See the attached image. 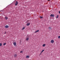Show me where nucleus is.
I'll return each mask as SVG.
<instances>
[{"label": "nucleus", "instance_id": "nucleus-9", "mask_svg": "<svg viewBox=\"0 0 60 60\" xmlns=\"http://www.w3.org/2000/svg\"><path fill=\"white\" fill-rule=\"evenodd\" d=\"M14 56L15 57H16V56H17V55L16 54H15L14 55Z\"/></svg>", "mask_w": 60, "mask_h": 60}, {"label": "nucleus", "instance_id": "nucleus-18", "mask_svg": "<svg viewBox=\"0 0 60 60\" xmlns=\"http://www.w3.org/2000/svg\"><path fill=\"white\" fill-rule=\"evenodd\" d=\"M49 29H51V28H50V26L49 27Z\"/></svg>", "mask_w": 60, "mask_h": 60}, {"label": "nucleus", "instance_id": "nucleus-3", "mask_svg": "<svg viewBox=\"0 0 60 60\" xmlns=\"http://www.w3.org/2000/svg\"><path fill=\"white\" fill-rule=\"evenodd\" d=\"M51 17H54V15L52 14L50 15Z\"/></svg>", "mask_w": 60, "mask_h": 60}, {"label": "nucleus", "instance_id": "nucleus-15", "mask_svg": "<svg viewBox=\"0 0 60 60\" xmlns=\"http://www.w3.org/2000/svg\"><path fill=\"white\" fill-rule=\"evenodd\" d=\"M6 45V43H3V45Z\"/></svg>", "mask_w": 60, "mask_h": 60}, {"label": "nucleus", "instance_id": "nucleus-2", "mask_svg": "<svg viewBox=\"0 0 60 60\" xmlns=\"http://www.w3.org/2000/svg\"><path fill=\"white\" fill-rule=\"evenodd\" d=\"M51 42L52 43H53L54 42V40H52L51 41Z\"/></svg>", "mask_w": 60, "mask_h": 60}, {"label": "nucleus", "instance_id": "nucleus-11", "mask_svg": "<svg viewBox=\"0 0 60 60\" xmlns=\"http://www.w3.org/2000/svg\"><path fill=\"white\" fill-rule=\"evenodd\" d=\"M45 46H46V44H44L43 45V47H45Z\"/></svg>", "mask_w": 60, "mask_h": 60}, {"label": "nucleus", "instance_id": "nucleus-7", "mask_svg": "<svg viewBox=\"0 0 60 60\" xmlns=\"http://www.w3.org/2000/svg\"><path fill=\"white\" fill-rule=\"evenodd\" d=\"M30 23H27V25L26 26H28L30 25Z\"/></svg>", "mask_w": 60, "mask_h": 60}, {"label": "nucleus", "instance_id": "nucleus-5", "mask_svg": "<svg viewBox=\"0 0 60 60\" xmlns=\"http://www.w3.org/2000/svg\"><path fill=\"white\" fill-rule=\"evenodd\" d=\"M9 27V26L8 25H6L5 26V28H8Z\"/></svg>", "mask_w": 60, "mask_h": 60}, {"label": "nucleus", "instance_id": "nucleus-8", "mask_svg": "<svg viewBox=\"0 0 60 60\" xmlns=\"http://www.w3.org/2000/svg\"><path fill=\"white\" fill-rule=\"evenodd\" d=\"M39 31V30H37L35 32H34L35 33H37V32H38Z\"/></svg>", "mask_w": 60, "mask_h": 60}, {"label": "nucleus", "instance_id": "nucleus-6", "mask_svg": "<svg viewBox=\"0 0 60 60\" xmlns=\"http://www.w3.org/2000/svg\"><path fill=\"white\" fill-rule=\"evenodd\" d=\"M30 57V56H27L26 57V58H29Z\"/></svg>", "mask_w": 60, "mask_h": 60}, {"label": "nucleus", "instance_id": "nucleus-17", "mask_svg": "<svg viewBox=\"0 0 60 60\" xmlns=\"http://www.w3.org/2000/svg\"><path fill=\"white\" fill-rule=\"evenodd\" d=\"M58 16H59L58 15H57V16L56 17V18H58Z\"/></svg>", "mask_w": 60, "mask_h": 60}, {"label": "nucleus", "instance_id": "nucleus-24", "mask_svg": "<svg viewBox=\"0 0 60 60\" xmlns=\"http://www.w3.org/2000/svg\"><path fill=\"white\" fill-rule=\"evenodd\" d=\"M50 0H48V1H50Z\"/></svg>", "mask_w": 60, "mask_h": 60}, {"label": "nucleus", "instance_id": "nucleus-23", "mask_svg": "<svg viewBox=\"0 0 60 60\" xmlns=\"http://www.w3.org/2000/svg\"><path fill=\"white\" fill-rule=\"evenodd\" d=\"M4 34H6V32H5Z\"/></svg>", "mask_w": 60, "mask_h": 60}, {"label": "nucleus", "instance_id": "nucleus-12", "mask_svg": "<svg viewBox=\"0 0 60 60\" xmlns=\"http://www.w3.org/2000/svg\"><path fill=\"white\" fill-rule=\"evenodd\" d=\"M28 40H29V38H26V41H28Z\"/></svg>", "mask_w": 60, "mask_h": 60}, {"label": "nucleus", "instance_id": "nucleus-21", "mask_svg": "<svg viewBox=\"0 0 60 60\" xmlns=\"http://www.w3.org/2000/svg\"><path fill=\"white\" fill-rule=\"evenodd\" d=\"M20 52L21 53H23V51H21Z\"/></svg>", "mask_w": 60, "mask_h": 60}, {"label": "nucleus", "instance_id": "nucleus-20", "mask_svg": "<svg viewBox=\"0 0 60 60\" xmlns=\"http://www.w3.org/2000/svg\"><path fill=\"white\" fill-rule=\"evenodd\" d=\"M58 38L59 39H60V36H58Z\"/></svg>", "mask_w": 60, "mask_h": 60}, {"label": "nucleus", "instance_id": "nucleus-1", "mask_svg": "<svg viewBox=\"0 0 60 60\" xmlns=\"http://www.w3.org/2000/svg\"><path fill=\"white\" fill-rule=\"evenodd\" d=\"M15 6H17L18 4V1H16V3H15Z\"/></svg>", "mask_w": 60, "mask_h": 60}, {"label": "nucleus", "instance_id": "nucleus-10", "mask_svg": "<svg viewBox=\"0 0 60 60\" xmlns=\"http://www.w3.org/2000/svg\"><path fill=\"white\" fill-rule=\"evenodd\" d=\"M5 19H6V20H7V19H8V17H5Z\"/></svg>", "mask_w": 60, "mask_h": 60}, {"label": "nucleus", "instance_id": "nucleus-19", "mask_svg": "<svg viewBox=\"0 0 60 60\" xmlns=\"http://www.w3.org/2000/svg\"><path fill=\"white\" fill-rule=\"evenodd\" d=\"M2 44L1 43H0V46H1L2 45Z\"/></svg>", "mask_w": 60, "mask_h": 60}, {"label": "nucleus", "instance_id": "nucleus-4", "mask_svg": "<svg viewBox=\"0 0 60 60\" xmlns=\"http://www.w3.org/2000/svg\"><path fill=\"white\" fill-rule=\"evenodd\" d=\"M13 44L15 46H16V42L14 43Z\"/></svg>", "mask_w": 60, "mask_h": 60}, {"label": "nucleus", "instance_id": "nucleus-16", "mask_svg": "<svg viewBox=\"0 0 60 60\" xmlns=\"http://www.w3.org/2000/svg\"><path fill=\"white\" fill-rule=\"evenodd\" d=\"M44 50H43L41 52V53H42V52H43V51H44Z\"/></svg>", "mask_w": 60, "mask_h": 60}, {"label": "nucleus", "instance_id": "nucleus-14", "mask_svg": "<svg viewBox=\"0 0 60 60\" xmlns=\"http://www.w3.org/2000/svg\"><path fill=\"white\" fill-rule=\"evenodd\" d=\"M25 27H23L22 29V30H24V29H25Z\"/></svg>", "mask_w": 60, "mask_h": 60}, {"label": "nucleus", "instance_id": "nucleus-13", "mask_svg": "<svg viewBox=\"0 0 60 60\" xmlns=\"http://www.w3.org/2000/svg\"><path fill=\"white\" fill-rule=\"evenodd\" d=\"M39 18H40V19H42V18H43V17L42 16H40Z\"/></svg>", "mask_w": 60, "mask_h": 60}, {"label": "nucleus", "instance_id": "nucleus-22", "mask_svg": "<svg viewBox=\"0 0 60 60\" xmlns=\"http://www.w3.org/2000/svg\"><path fill=\"white\" fill-rule=\"evenodd\" d=\"M59 13L60 14V11H59Z\"/></svg>", "mask_w": 60, "mask_h": 60}, {"label": "nucleus", "instance_id": "nucleus-25", "mask_svg": "<svg viewBox=\"0 0 60 60\" xmlns=\"http://www.w3.org/2000/svg\"><path fill=\"white\" fill-rule=\"evenodd\" d=\"M41 53H40V55H41Z\"/></svg>", "mask_w": 60, "mask_h": 60}]
</instances>
